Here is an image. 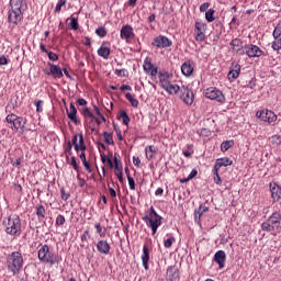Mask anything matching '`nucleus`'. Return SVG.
Listing matches in <instances>:
<instances>
[{"label": "nucleus", "mask_w": 281, "mask_h": 281, "mask_svg": "<svg viewBox=\"0 0 281 281\" xmlns=\"http://www.w3.org/2000/svg\"><path fill=\"white\" fill-rule=\"evenodd\" d=\"M214 182L217 186H221V183H223V180H221V176H218V171L214 170Z\"/></svg>", "instance_id": "48"}, {"label": "nucleus", "mask_w": 281, "mask_h": 281, "mask_svg": "<svg viewBox=\"0 0 281 281\" xmlns=\"http://www.w3.org/2000/svg\"><path fill=\"white\" fill-rule=\"evenodd\" d=\"M7 269L12 276H19L23 269V255L21 251H13L7 257Z\"/></svg>", "instance_id": "3"}, {"label": "nucleus", "mask_w": 281, "mask_h": 281, "mask_svg": "<svg viewBox=\"0 0 281 281\" xmlns=\"http://www.w3.org/2000/svg\"><path fill=\"white\" fill-rule=\"evenodd\" d=\"M81 113L86 120H92V117L94 116L91 110H89V108L87 106L82 108Z\"/></svg>", "instance_id": "39"}, {"label": "nucleus", "mask_w": 281, "mask_h": 281, "mask_svg": "<svg viewBox=\"0 0 281 281\" xmlns=\"http://www.w3.org/2000/svg\"><path fill=\"white\" fill-rule=\"evenodd\" d=\"M212 100H214L215 102H220V104H223V102H225V95L221 90L214 89L212 91Z\"/></svg>", "instance_id": "26"}, {"label": "nucleus", "mask_w": 281, "mask_h": 281, "mask_svg": "<svg viewBox=\"0 0 281 281\" xmlns=\"http://www.w3.org/2000/svg\"><path fill=\"white\" fill-rule=\"evenodd\" d=\"M79 25H78V18L75 15H71L70 18V23H69V29L70 30H78Z\"/></svg>", "instance_id": "40"}, {"label": "nucleus", "mask_w": 281, "mask_h": 281, "mask_svg": "<svg viewBox=\"0 0 281 281\" xmlns=\"http://www.w3.org/2000/svg\"><path fill=\"white\" fill-rule=\"evenodd\" d=\"M122 91H133V88L128 85H123L120 88Z\"/></svg>", "instance_id": "64"}, {"label": "nucleus", "mask_w": 281, "mask_h": 281, "mask_svg": "<svg viewBox=\"0 0 281 281\" xmlns=\"http://www.w3.org/2000/svg\"><path fill=\"white\" fill-rule=\"evenodd\" d=\"M203 212H207V207L200 206L199 210H195L194 218L196 223H199V221L201 220V216H203Z\"/></svg>", "instance_id": "34"}, {"label": "nucleus", "mask_w": 281, "mask_h": 281, "mask_svg": "<svg viewBox=\"0 0 281 281\" xmlns=\"http://www.w3.org/2000/svg\"><path fill=\"white\" fill-rule=\"evenodd\" d=\"M125 172L127 175V181L131 190H135V180L133 177H131V173H128V168H125Z\"/></svg>", "instance_id": "41"}, {"label": "nucleus", "mask_w": 281, "mask_h": 281, "mask_svg": "<svg viewBox=\"0 0 281 281\" xmlns=\"http://www.w3.org/2000/svg\"><path fill=\"white\" fill-rule=\"evenodd\" d=\"M270 192L273 201H279L281 199V188L278 186V183H270Z\"/></svg>", "instance_id": "22"}, {"label": "nucleus", "mask_w": 281, "mask_h": 281, "mask_svg": "<svg viewBox=\"0 0 281 281\" xmlns=\"http://www.w3.org/2000/svg\"><path fill=\"white\" fill-rule=\"evenodd\" d=\"M205 30H207V26L203 22H196L195 23V40L196 41H205Z\"/></svg>", "instance_id": "14"}, {"label": "nucleus", "mask_w": 281, "mask_h": 281, "mask_svg": "<svg viewBox=\"0 0 281 281\" xmlns=\"http://www.w3.org/2000/svg\"><path fill=\"white\" fill-rule=\"evenodd\" d=\"M231 47L233 52H236V54H239L243 56L245 54V46H243V41L235 38L231 42Z\"/></svg>", "instance_id": "21"}, {"label": "nucleus", "mask_w": 281, "mask_h": 281, "mask_svg": "<svg viewBox=\"0 0 281 281\" xmlns=\"http://www.w3.org/2000/svg\"><path fill=\"white\" fill-rule=\"evenodd\" d=\"M3 227L9 236H21V217L16 214L10 215L3 220Z\"/></svg>", "instance_id": "4"}, {"label": "nucleus", "mask_w": 281, "mask_h": 281, "mask_svg": "<svg viewBox=\"0 0 281 281\" xmlns=\"http://www.w3.org/2000/svg\"><path fill=\"white\" fill-rule=\"evenodd\" d=\"M214 262H216L220 269L225 267V260H227V255L223 250H218L213 258Z\"/></svg>", "instance_id": "19"}, {"label": "nucleus", "mask_w": 281, "mask_h": 281, "mask_svg": "<svg viewBox=\"0 0 281 281\" xmlns=\"http://www.w3.org/2000/svg\"><path fill=\"white\" fill-rule=\"evenodd\" d=\"M181 71L183 76H192V71H194V67L190 61H184L181 66Z\"/></svg>", "instance_id": "28"}, {"label": "nucleus", "mask_w": 281, "mask_h": 281, "mask_svg": "<svg viewBox=\"0 0 281 281\" xmlns=\"http://www.w3.org/2000/svg\"><path fill=\"white\" fill-rule=\"evenodd\" d=\"M48 67H49V71L44 70V74H46V76H53V78H63V69H60L59 66H56L52 63H48Z\"/></svg>", "instance_id": "13"}, {"label": "nucleus", "mask_w": 281, "mask_h": 281, "mask_svg": "<svg viewBox=\"0 0 281 281\" xmlns=\"http://www.w3.org/2000/svg\"><path fill=\"white\" fill-rule=\"evenodd\" d=\"M172 243H175V237H169L167 240H165V247L170 249V247H172Z\"/></svg>", "instance_id": "50"}, {"label": "nucleus", "mask_w": 281, "mask_h": 281, "mask_svg": "<svg viewBox=\"0 0 281 281\" xmlns=\"http://www.w3.org/2000/svg\"><path fill=\"white\" fill-rule=\"evenodd\" d=\"M261 229L263 232H269L273 236H278L281 233V213L277 211L261 224Z\"/></svg>", "instance_id": "2"}, {"label": "nucleus", "mask_w": 281, "mask_h": 281, "mask_svg": "<svg viewBox=\"0 0 281 281\" xmlns=\"http://www.w3.org/2000/svg\"><path fill=\"white\" fill-rule=\"evenodd\" d=\"M23 20V13H21V7H15L9 11V22L14 25H19Z\"/></svg>", "instance_id": "11"}, {"label": "nucleus", "mask_w": 281, "mask_h": 281, "mask_svg": "<svg viewBox=\"0 0 281 281\" xmlns=\"http://www.w3.org/2000/svg\"><path fill=\"white\" fill-rule=\"evenodd\" d=\"M199 172L196 171V169H192V171L190 172L189 177H188V181H190V179H194V177L198 175Z\"/></svg>", "instance_id": "62"}, {"label": "nucleus", "mask_w": 281, "mask_h": 281, "mask_svg": "<svg viewBox=\"0 0 281 281\" xmlns=\"http://www.w3.org/2000/svg\"><path fill=\"white\" fill-rule=\"evenodd\" d=\"M116 76H119V78H126V76H128V70L126 69H116L115 70Z\"/></svg>", "instance_id": "43"}, {"label": "nucleus", "mask_w": 281, "mask_h": 281, "mask_svg": "<svg viewBox=\"0 0 281 281\" xmlns=\"http://www.w3.org/2000/svg\"><path fill=\"white\" fill-rule=\"evenodd\" d=\"M35 106H36L37 113H43V101L42 100L35 101Z\"/></svg>", "instance_id": "47"}, {"label": "nucleus", "mask_w": 281, "mask_h": 281, "mask_svg": "<svg viewBox=\"0 0 281 281\" xmlns=\"http://www.w3.org/2000/svg\"><path fill=\"white\" fill-rule=\"evenodd\" d=\"M117 120H120L121 122H123V124L125 126H128V124H131V117H128V114L126 113V111L121 110L117 114Z\"/></svg>", "instance_id": "29"}, {"label": "nucleus", "mask_w": 281, "mask_h": 281, "mask_svg": "<svg viewBox=\"0 0 281 281\" xmlns=\"http://www.w3.org/2000/svg\"><path fill=\"white\" fill-rule=\"evenodd\" d=\"M75 150H87V145H85V137L82 134H79V143L75 146Z\"/></svg>", "instance_id": "32"}, {"label": "nucleus", "mask_w": 281, "mask_h": 281, "mask_svg": "<svg viewBox=\"0 0 281 281\" xmlns=\"http://www.w3.org/2000/svg\"><path fill=\"white\" fill-rule=\"evenodd\" d=\"M244 54H246L248 58H260V56H265V52L254 44H246L244 46Z\"/></svg>", "instance_id": "7"}, {"label": "nucleus", "mask_w": 281, "mask_h": 281, "mask_svg": "<svg viewBox=\"0 0 281 281\" xmlns=\"http://www.w3.org/2000/svg\"><path fill=\"white\" fill-rule=\"evenodd\" d=\"M63 201H67L69 199V193L65 192V189H60Z\"/></svg>", "instance_id": "58"}, {"label": "nucleus", "mask_w": 281, "mask_h": 281, "mask_svg": "<svg viewBox=\"0 0 281 281\" xmlns=\"http://www.w3.org/2000/svg\"><path fill=\"white\" fill-rule=\"evenodd\" d=\"M120 37L122 41H126V43H131L133 38H135V32L133 31V26L130 24H125L121 27Z\"/></svg>", "instance_id": "10"}, {"label": "nucleus", "mask_w": 281, "mask_h": 281, "mask_svg": "<svg viewBox=\"0 0 281 281\" xmlns=\"http://www.w3.org/2000/svg\"><path fill=\"white\" fill-rule=\"evenodd\" d=\"M24 0H10V5H15V8H21Z\"/></svg>", "instance_id": "51"}, {"label": "nucleus", "mask_w": 281, "mask_h": 281, "mask_svg": "<svg viewBox=\"0 0 281 281\" xmlns=\"http://www.w3.org/2000/svg\"><path fill=\"white\" fill-rule=\"evenodd\" d=\"M79 157H80V159H81V161H82V164H83L86 170H87L88 172H92V170H91V165L87 161V156L85 155V153H81V154L79 155Z\"/></svg>", "instance_id": "37"}, {"label": "nucleus", "mask_w": 281, "mask_h": 281, "mask_svg": "<svg viewBox=\"0 0 281 281\" xmlns=\"http://www.w3.org/2000/svg\"><path fill=\"white\" fill-rule=\"evenodd\" d=\"M97 251L106 256L111 251V245H109V241L101 239L97 243Z\"/></svg>", "instance_id": "20"}, {"label": "nucleus", "mask_w": 281, "mask_h": 281, "mask_svg": "<svg viewBox=\"0 0 281 281\" xmlns=\"http://www.w3.org/2000/svg\"><path fill=\"white\" fill-rule=\"evenodd\" d=\"M36 215L38 218H45V206L37 205L36 206Z\"/></svg>", "instance_id": "42"}, {"label": "nucleus", "mask_w": 281, "mask_h": 281, "mask_svg": "<svg viewBox=\"0 0 281 281\" xmlns=\"http://www.w3.org/2000/svg\"><path fill=\"white\" fill-rule=\"evenodd\" d=\"M240 76V66L238 64H232L229 72L227 75L228 80H236Z\"/></svg>", "instance_id": "23"}, {"label": "nucleus", "mask_w": 281, "mask_h": 281, "mask_svg": "<svg viewBox=\"0 0 281 281\" xmlns=\"http://www.w3.org/2000/svg\"><path fill=\"white\" fill-rule=\"evenodd\" d=\"M95 229H97V234H100L101 238L104 236V234H102V225H100V223L94 225Z\"/></svg>", "instance_id": "56"}, {"label": "nucleus", "mask_w": 281, "mask_h": 281, "mask_svg": "<svg viewBox=\"0 0 281 281\" xmlns=\"http://www.w3.org/2000/svg\"><path fill=\"white\" fill-rule=\"evenodd\" d=\"M256 116L262 122H268V124H273V122H278V115L273 111L270 110H261L256 113Z\"/></svg>", "instance_id": "8"}, {"label": "nucleus", "mask_w": 281, "mask_h": 281, "mask_svg": "<svg viewBox=\"0 0 281 281\" xmlns=\"http://www.w3.org/2000/svg\"><path fill=\"white\" fill-rule=\"evenodd\" d=\"M77 104H79V106H87V100H85V99H78L77 100Z\"/></svg>", "instance_id": "63"}, {"label": "nucleus", "mask_w": 281, "mask_h": 281, "mask_svg": "<svg viewBox=\"0 0 281 281\" xmlns=\"http://www.w3.org/2000/svg\"><path fill=\"white\" fill-rule=\"evenodd\" d=\"M178 97L180 98V100H182V102H184V104H188V106L192 105V103L194 102V93L186 86L181 87Z\"/></svg>", "instance_id": "9"}, {"label": "nucleus", "mask_w": 281, "mask_h": 281, "mask_svg": "<svg viewBox=\"0 0 281 281\" xmlns=\"http://www.w3.org/2000/svg\"><path fill=\"white\" fill-rule=\"evenodd\" d=\"M56 225H58V226L65 225V215H58L56 217Z\"/></svg>", "instance_id": "49"}, {"label": "nucleus", "mask_w": 281, "mask_h": 281, "mask_svg": "<svg viewBox=\"0 0 281 281\" xmlns=\"http://www.w3.org/2000/svg\"><path fill=\"white\" fill-rule=\"evenodd\" d=\"M104 142L105 144H109V146H113L115 143L113 142V134L104 132L103 133Z\"/></svg>", "instance_id": "38"}, {"label": "nucleus", "mask_w": 281, "mask_h": 281, "mask_svg": "<svg viewBox=\"0 0 281 281\" xmlns=\"http://www.w3.org/2000/svg\"><path fill=\"white\" fill-rule=\"evenodd\" d=\"M145 155L147 159H153L155 157V147L149 145L145 148Z\"/></svg>", "instance_id": "36"}, {"label": "nucleus", "mask_w": 281, "mask_h": 281, "mask_svg": "<svg viewBox=\"0 0 281 281\" xmlns=\"http://www.w3.org/2000/svg\"><path fill=\"white\" fill-rule=\"evenodd\" d=\"M205 19L209 23H212V9H209L205 13Z\"/></svg>", "instance_id": "55"}, {"label": "nucleus", "mask_w": 281, "mask_h": 281, "mask_svg": "<svg viewBox=\"0 0 281 281\" xmlns=\"http://www.w3.org/2000/svg\"><path fill=\"white\" fill-rule=\"evenodd\" d=\"M67 115L70 122H74V124H78V110L76 109V105L74 103H70L69 110H67Z\"/></svg>", "instance_id": "24"}, {"label": "nucleus", "mask_w": 281, "mask_h": 281, "mask_svg": "<svg viewBox=\"0 0 281 281\" xmlns=\"http://www.w3.org/2000/svg\"><path fill=\"white\" fill-rule=\"evenodd\" d=\"M233 146H234V139L225 140L221 144V150L222 153H227V150H229V148H232Z\"/></svg>", "instance_id": "33"}, {"label": "nucleus", "mask_w": 281, "mask_h": 281, "mask_svg": "<svg viewBox=\"0 0 281 281\" xmlns=\"http://www.w3.org/2000/svg\"><path fill=\"white\" fill-rule=\"evenodd\" d=\"M143 221L146 223L147 227H150L151 236H155V234H157V229L161 227L162 217L157 214L155 207L150 206L148 214L143 217Z\"/></svg>", "instance_id": "5"}, {"label": "nucleus", "mask_w": 281, "mask_h": 281, "mask_svg": "<svg viewBox=\"0 0 281 281\" xmlns=\"http://www.w3.org/2000/svg\"><path fill=\"white\" fill-rule=\"evenodd\" d=\"M47 54H48L49 60H53V63H56V60H58V55L56 53L48 52Z\"/></svg>", "instance_id": "52"}, {"label": "nucleus", "mask_w": 281, "mask_h": 281, "mask_svg": "<svg viewBox=\"0 0 281 281\" xmlns=\"http://www.w3.org/2000/svg\"><path fill=\"white\" fill-rule=\"evenodd\" d=\"M151 45H154V47H158L159 49H164L166 47H170V45H172V41L166 36H158L154 40Z\"/></svg>", "instance_id": "12"}, {"label": "nucleus", "mask_w": 281, "mask_h": 281, "mask_svg": "<svg viewBox=\"0 0 281 281\" xmlns=\"http://www.w3.org/2000/svg\"><path fill=\"white\" fill-rule=\"evenodd\" d=\"M8 124H11L12 125V130L13 131H24L25 128V125H23V117L14 114V113H11V114H8L7 117H5Z\"/></svg>", "instance_id": "6"}, {"label": "nucleus", "mask_w": 281, "mask_h": 281, "mask_svg": "<svg viewBox=\"0 0 281 281\" xmlns=\"http://www.w3.org/2000/svg\"><path fill=\"white\" fill-rule=\"evenodd\" d=\"M165 91H167L169 95H179L181 93V87L170 83L165 88Z\"/></svg>", "instance_id": "27"}, {"label": "nucleus", "mask_w": 281, "mask_h": 281, "mask_svg": "<svg viewBox=\"0 0 281 281\" xmlns=\"http://www.w3.org/2000/svg\"><path fill=\"white\" fill-rule=\"evenodd\" d=\"M77 179L79 181V187L85 188V184L87 183V181H85V179L80 178V175L77 176Z\"/></svg>", "instance_id": "61"}, {"label": "nucleus", "mask_w": 281, "mask_h": 281, "mask_svg": "<svg viewBox=\"0 0 281 281\" xmlns=\"http://www.w3.org/2000/svg\"><path fill=\"white\" fill-rule=\"evenodd\" d=\"M148 260H150V254L148 252V246L144 245L142 262H143V267H144V269H146V271H148Z\"/></svg>", "instance_id": "25"}, {"label": "nucleus", "mask_w": 281, "mask_h": 281, "mask_svg": "<svg viewBox=\"0 0 281 281\" xmlns=\"http://www.w3.org/2000/svg\"><path fill=\"white\" fill-rule=\"evenodd\" d=\"M167 280L177 281L179 280V266L173 265L167 269Z\"/></svg>", "instance_id": "18"}, {"label": "nucleus", "mask_w": 281, "mask_h": 281, "mask_svg": "<svg viewBox=\"0 0 281 281\" xmlns=\"http://www.w3.org/2000/svg\"><path fill=\"white\" fill-rule=\"evenodd\" d=\"M65 3H67V0H59L55 7V12H60V10H63V5H65Z\"/></svg>", "instance_id": "45"}, {"label": "nucleus", "mask_w": 281, "mask_h": 281, "mask_svg": "<svg viewBox=\"0 0 281 281\" xmlns=\"http://www.w3.org/2000/svg\"><path fill=\"white\" fill-rule=\"evenodd\" d=\"M234 164V160L224 157V158H218L215 160V165H214V170H215V175L216 172H218V170H221V168H227V166H232Z\"/></svg>", "instance_id": "15"}, {"label": "nucleus", "mask_w": 281, "mask_h": 281, "mask_svg": "<svg viewBox=\"0 0 281 281\" xmlns=\"http://www.w3.org/2000/svg\"><path fill=\"white\" fill-rule=\"evenodd\" d=\"M98 55L101 56V58H104V60L109 59V56H111V48L102 45L98 49Z\"/></svg>", "instance_id": "30"}, {"label": "nucleus", "mask_w": 281, "mask_h": 281, "mask_svg": "<svg viewBox=\"0 0 281 281\" xmlns=\"http://www.w3.org/2000/svg\"><path fill=\"white\" fill-rule=\"evenodd\" d=\"M89 238V231H85L83 234L81 235V241L87 243Z\"/></svg>", "instance_id": "57"}, {"label": "nucleus", "mask_w": 281, "mask_h": 281, "mask_svg": "<svg viewBox=\"0 0 281 281\" xmlns=\"http://www.w3.org/2000/svg\"><path fill=\"white\" fill-rule=\"evenodd\" d=\"M170 80H172V74L168 71L159 72V82L162 89L168 88V86L170 85Z\"/></svg>", "instance_id": "17"}, {"label": "nucleus", "mask_w": 281, "mask_h": 281, "mask_svg": "<svg viewBox=\"0 0 281 281\" xmlns=\"http://www.w3.org/2000/svg\"><path fill=\"white\" fill-rule=\"evenodd\" d=\"M143 69L145 72L149 74V76L155 77L157 76V67L153 65V61H150V58H146L143 64Z\"/></svg>", "instance_id": "16"}, {"label": "nucleus", "mask_w": 281, "mask_h": 281, "mask_svg": "<svg viewBox=\"0 0 281 281\" xmlns=\"http://www.w3.org/2000/svg\"><path fill=\"white\" fill-rule=\"evenodd\" d=\"M207 8H210V2H205L200 5V11L201 12H207Z\"/></svg>", "instance_id": "54"}, {"label": "nucleus", "mask_w": 281, "mask_h": 281, "mask_svg": "<svg viewBox=\"0 0 281 281\" xmlns=\"http://www.w3.org/2000/svg\"><path fill=\"white\" fill-rule=\"evenodd\" d=\"M125 98L126 100H128V102L134 109H137V106H139V101L135 97H133V94H131L130 92L125 94Z\"/></svg>", "instance_id": "31"}, {"label": "nucleus", "mask_w": 281, "mask_h": 281, "mask_svg": "<svg viewBox=\"0 0 281 281\" xmlns=\"http://www.w3.org/2000/svg\"><path fill=\"white\" fill-rule=\"evenodd\" d=\"M204 95L209 100H212V89L207 88L206 90H204Z\"/></svg>", "instance_id": "60"}, {"label": "nucleus", "mask_w": 281, "mask_h": 281, "mask_svg": "<svg viewBox=\"0 0 281 281\" xmlns=\"http://www.w3.org/2000/svg\"><path fill=\"white\" fill-rule=\"evenodd\" d=\"M114 166H115V170L122 171V161L117 159V156H114Z\"/></svg>", "instance_id": "46"}, {"label": "nucleus", "mask_w": 281, "mask_h": 281, "mask_svg": "<svg viewBox=\"0 0 281 281\" xmlns=\"http://www.w3.org/2000/svg\"><path fill=\"white\" fill-rule=\"evenodd\" d=\"M37 258L40 262H43V265H49V267H54V265H58V262H60V256L54 252L47 244L40 246L37 250Z\"/></svg>", "instance_id": "1"}, {"label": "nucleus", "mask_w": 281, "mask_h": 281, "mask_svg": "<svg viewBox=\"0 0 281 281\" xmlns=\"http://www.w3.org/2000/svg\"><path fill=\"white\" fill-rule=\"evenodd\" d=\"M271 145L276 148L281 145V136L280 135H272L269 138Z\"/></svg>", "instance_id": "35"}, {"label": "nucleus", "mask_w": 281, "mask_h": 281, "mask_svg": "<svg viewBox=\"0 0 281 281\" xmlns=\"http://www.w3.org/2000/svg\"><path fill=\"white\" fill-rule=\"evenodd\" d=\"M95 34L100 36V38H104L106 36V29L99 27L95 30Z\"/></svg>", "instance_id": "44"}, {"label": "nucleus", "mask_w": 281, "mask_h": 281, "mask_svg": "<svg viewBox=\"0 0 281 281\" xmlns=\"http://www.w3.org/2000/svg\"><path fill=\"white\" fill-rule=\"evenodd\" d=\"M133 164L136 166V168H139V165L142 164V159L139 157H133Z\"/></svg>", "instance_id": "59"}, {"label": "nucleus", "mask_w": 281, "mask_h": 281, "mask_svg": "<svg viewBox=\"0 0 281 281\" xmlns=\"http://www.w3.org/2000/svg\"><path fill=\"white\" fill-rule=\"evenodd\" d=\"M70 165L72 166L74 170H79L78 162L76 161V157L70 158Z\"/></svg>", "instance_id": "53"}]
</instances>
